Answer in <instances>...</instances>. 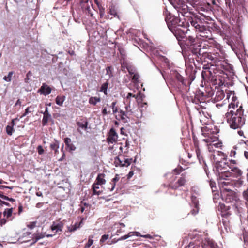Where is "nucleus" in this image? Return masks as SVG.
<instances>
[{
  "instance_id": "ddd939ff",
  "label": "nucleus",
  "mask_w": 248,
  "mask_h": 248,
  "mask_svg": "<svg viewBox=\"0 0 248 248\" xmlns=\"http://www.w3.org/2000/svg\"><path fill=\"white\" fill-rule=\"evenodd\" d=\"M204 59H207L211 61L210 64H213V65H217V68H219V65H217L216 63H217V57L215 56L213 52H207L205 51V52H203V57Z\"/></svg>"
},
{
  "instance_id": "c85d7f7f",
  "label": "nucleus",
  "mask_w": 248,
  "mask_h": 248,
  "mask_svg": "<svg viewBox=\"0 0 248 248\" xmlns=\"http://www.w3.org/2000/svg\"><path fill=\"white\" fill-rule=\"evenodd\" d=\"M101 100L99 97H91L90 98L89 102L90 104L95 105L98 102H100Z\"/></svg>"
},
{
  "instance_id": "9d476101",
  "label": "nucleus",
  "mask_w": 248,
  "mask_h": 248,
  "mask_svg": "<svg viewBox=\"0 0 248 248\" xmlns=\"http://www.w3.org/2000/svg\"><path fill=\"white\" fill-rule=\"evenodd\" d=\"M230 175H227V177H232L240 179L242 176V171L238 167L231 166L230 167Z\"/></svg>"
},
{
  "instance_id": "bb28decb",
  "label": "nucleus",
  "mask_w": 248,
  "mask_h": 248,
  "mask_svg": "<svg viewBox=\"0 0 248 248\" xmlns=\"http://www.w3.org/2000/svg\"><path fill=\"white\" fill-rule=\"evenodd\" d=\"M168 12V10L166 9V11L164 12V15L166 16L165 21L167 24L168 27L170 30V13H166Z\"/></svg>"
},
{
  "instance_id": "6ab92c4d",
  "label": "nucleus",
  "mask_w": 248,
  "mask_h": 248,
  "mask_svg": "<svg viewBox=\"0 0 248 248\" xmlns=\"http://www.w3.org/2000/svg\"><path fill=\"white\" fill-rule=\"evenodd\" d=\"M225 97V93L223 90L217 89L213 99L215 102H218L222 100ZM213 98V97L212 98Z\"/></svg>"
},
{
  "instance_id": "69168bd1",
  "label": "nucleus",
  "mask_w": 248,
  "mask_h": 248,
  "mask_svg": "<svg viewBox=\"0 0 248 248\" xmlns=\"http://www.w3.org/2000/svg\"><path fill=\"white\" fill-rule=\"evenodd\" d=\"M110 14L112 15L115 16L116 15V12L114 9L111 8L110 9Z\"/></svg>"
},
{
  "instance_id": "603ef678",
  "label": "nucleus",
  "mask_w": 248,
  "mask_h": 248,
  "mask_svg": "<svg viewBox=\"0 0 248 248\" xmlns=\"http://www.w3.org/2000/svg\"><path fill=\"white\" fill-rule=\"evenodd\" d=\"M111 69H112V68L111 67H108L106 68V71H107L106 74L108 75L109 78H110L111 77H112Z\"/></svg>"
},
{
  "instance_id": "412c9836",
  "label": "nucleus",
  "mask_w": 248,
  "mask_h": 248,
  "mask_svg": "<svg viewBox=\"0 0 248 248\" xmlns=\"http://www.w3.org/2000/svg\"><path fill=\"white\" fill-rule=\"evenodd\" d=\"M208 143H210L215 148H220L222 147V143L219 140L218 138L217 137L216 138H214V139L211 140Z\"/></svg>"
},
{
  "instance_id": "423d86ee",
  "label": "nucleus",
  "mask_w": 248,
  "mask_h": 248,
  "mask_svg": "<svg viewBox=\"0 0 248 248\" xmlns=\"http://www.w3.org/2000/svg\"><path fill=\"white\" fill-rule=\"evenodd\" d=\"M230 166L228 162L220 161L217 162L216 168L220 179H226L227 175H230V170L228 169H230Z\"/></svg>"
},
{
  "instance_id": "79ce46f5",
  "label": "nucleus",
  "mask_w": 248,
  "mask_h": 248,
  "mask_svg": "<svg viewBox=\"0 0 248 248\" xmlns=\"http://www.w3.org/2000/svg\"><path fill=\"white\" fill-rule=\"evenodd\" d=\"M109 238V235L108 234H104L102 236L100 240V243L101 244H103Z\"/></svg>"
},
{
  "instance_id": "58836bf2",
  "label": "nucleus",
  "mask_w": 248,
  "mask_h": 248,
  "mask_svg": "<svg viewBox=\"0 0 248 248\" xmlns=\"http://www.w3.org/2000/svg\"><path fill=\"white\" fill-rule=\"evenodd\" d=\"M51 115H44V117L42 120V124L43 125H46L48 120L51 118Z\"/></svg>"
},
{
  "instance_id": "2eb2a0df",
  "label": "nucleus",
  "mask_w": 248,
  "mask_h": 248,
  "mask_svg": "<svg viewBox=\"0 0 248 248\" xmlns=\"http://www.w3.org/2000/svg\"><path fill=\"white\" fill-rule=\"evenodd\" d=\"M186 173H184L182 174L181 176L179 178L176 183L171 186V188L176 189L180 186H184L186 184Z\"/></svg>"
},
{
  "instance_id": "aec40b11",
  "label": "nucleus",
  "mask_w": 248,
  "mask_h": 248,
  "mask_svg": "<svg viewBox=\"0 0 248 248\" xmlns=\"http://www.w3.org/2000/svg\"><path fill=\"white\" fill-rule=\"evenodd\" d=\"M51 89L50 87L46 83H43L39 90V92H40L41 94H43L46 96L49 94L51 93Z\"/></svg>"
},
{
  "instance_id": "bf43d9fd",
  "label": "nucleus",
  "mask_w": 248,
  "mask_h": 248,
  "mask_svg": "<svg viewBox=\"0 0 248 248\" xmlns=\"http://www.w3.org/2000/svg\"><path fill=\"white\" fill-rule=\"evenodd\" d=\"M127 70H128V71L129 72V73L132 75H133L134 74H135V70L133 69V68H132L131 67H127Z\"/></svg>"
},
{
  "instance_id": "7ed1b4c3",
  "label": "nucleus",
  "mask_w": 248,
  "mask_h": 248,
  "mask_svg": "<svg viewBox=\"0 0 248 248\" xmlns=\"http://www.w3.org/2000/svg\"><path fill=\"white\" fill-rule=\"evenodd\" d=\"M202 76L203 79L214 80L215 84L221 86L224 84L225 78L227 77L223 70L212 64L210 67L204 65Z\"/></svg>"
},
{
  "instance_id": "4be33fe9",
  "label": "nucleus",
  "mask_w": 248,
  "mask_h": 248,
  "mask_svg": "<svg viewBox=\"0 0 248 248\" xmlns=\"http://www.w3.org/2000/svg\"><path fill=\"white\" fill-rule=\"evenodd\" d=\"M136 235L137 236H139L140 235V232H129L127 235H125L121 237L118 240H124L128 238L131 237L132 236Z\"/></svg>"
},
{
  "instance_id": "0e129e2a",
  "label": "nucleus",
  "mask_w": 248,
  "mask_h": 248,
  "mask_svg": "<svg viewBox=\"0 0 248 248\" xmlns=\"http://www.w3.org/2000/svg\"><path fill=\"white\" fill-rule=\"evenodd\" d=\"M110 113V111H107L106 108H104L102 110V113L103 115H107Z\"/></svg>"
},
{
  "instance_id": "f03ea898",
  "label": "nucleus",
  "mask_w": 248,
  "mask_h": 248,
  "mask_svg": "<svg viewBox=\"0 0 248 248\" xmlns=\"http://www.w3.org/2000/svg\"><path fill=\"white\" fill-rule=\"evenodd\" d=\"M182 3V0H171V5L173 7L171 8V33L181 46L185 44L186 40V32L182 28L183 22L180 16L181 14L184 16L180 5Z\"/></svg>"
},
{
  "instance_id": "338daca9",
  "label": "nucleus",
  "mask_w": 248,
  "mask_h": 248,
  "mask_svg": "<svg viewBox=\"0 0 248 248\" xmlns=\"http://www.w3.org/2000/svg\"><path fill=\"white\" fill-rule=\"evenodd\" d=\"M236 160L231 159L230 160V163H229V164L231 166H233V165L236 164Z\"/></svg>"
},
{
  "instance_id": "39448f33",
  "label": "nucleus",
  "mask_w": 248,
  "mask_h": 248,
  "mask_svg": "<svg viewBox=\"0 0 248 248\" xmlns=\"http://www.w3.org/2000/svg\"><path fill=\"white\" fill-rule=\"evenodd\" d=\"M218 211L221 212V215L222 217V222L226 229L230 227V216L231 213L230 211V207L226 206L223 203H219L218 206Z\"/></svg>"
},
{
  "instance_id": "49530a36",
  "label": "nucleus",
  "mask_w": 248,
  "mask_h": 248,
  "mask_svg": "<svg viewBox=\"0 0 248 248\" xmlns=\"http://www.w3.org/2000/svg\"><path fill=\"white\" fill-rule=\"evenodd\" d=\"M116 104V102H112V103L111 104V107H112V108L113 110V113H116L118 111V108L115 106Z\"/></svg>"
},
{
  "instance_id": "de8ad7c7",
  "label": "nucleus",
  "mask_w": 248,
  "mask_h": 248,
  "mask_svg": "<svg viewBox=\"0 0 248 248\" xmlns=\"http://www.w3.org/2000/svg\"><path fill=\"white\" fill-rule=\"evenodd\" d=\"M120 113L121 114V119L124 121V122H126V113L122 110H120Z\"/></svg>"
},
{
  "instance_id": "cd10ccee",
  "label": "nucleus",
  "mask_w": 248,
  "mask_h": 248,
  "mask_svg": "<svg viewBox=\"0 0 248 248\" xmlns=\"http://www.w3.org/2000/svg\"><path fill=\"white\" fill-rule=\"evenodd\" d=\"M185 170V169L180 165H178L175 169L172 170V173L174 174L178 175L180 174L182 171Z\"/></svg>"
},
{
  "instance_id": "e2e57ef3",
  "label": "nucleus",
  "mask_w": 248,
  "mask_h": 248,
  "mask_svg": "<svg viewBox=\"0 0 248 248\" xmlns=\"http://www.w3.org/2000/svg\"><path fill=\"white\" fill-rule=\"evenodd\" d=\"M236 154V152L235 150H232L230 152V155L231 157H235Z\"/></svg>"
},
{
  "instance_id": "f8f14e48",
  "label": "nucleus",
  "mask_w": 248,
  "mask_h": 248,
  "mask_svg": "<svg viewBox=\"0 0 248 248\" xmlns=\"http://www.w3.org/2000/svg\"><path fill=\"white\" fill-rule=\"evenodd\" d=\"M189 21L191 26L195 28L197 32L200 31V29H203V27L204 26L199 18H191L189 19Z\"/></svg>"
},
{
  "instance_id": "f704fd0d",
  "label": "nucleus",
  "mask_w": 248,
  "mask_h": 248,
  "mask_svg": "<svg viewBox=\"0 0 248 248\" xmlns=\"http://www.w3.org/2000/svg\"><path fill=\"white\" fill-rule=\"evenodd\" d=\"M64 96H57L56 98V103L59 106H62L63 102L64 101Z\"/></svg>"
},
{
  "instance_id": "393cba45",
  "label": "nucleus",
  "mask_w": 248,
  "mask_h": 248,
  "mask_svg": "<svg viewBox=\"0 0 248 248\" xmlns=\"http://www.w3.org/2000/svg\"><path fill=\"white\" fill-rule=\"evenodd\" d=\"M104 176L105 175L102 173L98 174L96 179L95 183H96L97 184H100V185L105 184L106 180L104 179Z\"/></svg>"
},
{
  "instance_id": "5701e85b",
  "label": "nucleus",
  "mask_w": 248,
  "mask_h": 248,
  "mask_svg": "<svg viewBox=\"0 0 248 248\" xmlns=\"http://www.w3.org/2000/svg\"><path fill=\"white\" fill-rule=\"evenodd\" d=\"M77 124L79 128H80L81 130H86L87 128L88 122L86 121L81 120V121L78 122Z\"/></svg>"
},
{
  "instance_id": "a19ab883",
  "label": "nucleus",
  "mask_w": 248,
  "mask_h": 248,
  "mask_svg": "<svg viewBox=\"0 0 248 248\" xmlns=\"http://www.w3.org/2000/svg\"><path fill=\"white\" fill-rule=\"evenodd\" d=\"M13 74L14 73L12 71L9 72L7 76H5L3 77V79L7 82H10Z\"/></svg>"
},
{
  "instance_id": "6e6552de",
  "label": "nucleus",
  "mask_w": 248,
  "mask_h": 248,
  "mask_svg": "<svg viewBox=\"0 0 248 248\" xmlns=\"http://www.w3.org/2000/svg\"><path fill=\"white\" fill-rule=\"evenodd\" d=\"M202 130V135L205 138L203 139V141L206 143H208L211 140L214 139V138L217 137L216 133L208 126L203 127Z\"/></svg>"
},
{
  "instance_id": "4468645a",
  "label": "nucleus",
  "mask_w": 248,
  "mask_h": 248,
  "mask_svg": "<svg viewBox=\"0 0 248 248\" xmlns=\"http://www.w3.org/2000/svg\"><path fill=\"white\" fill-rule=\"evenodd\" d=\"M205 99V95H204V93L203 92L200 90L196 91L194 98L193 99L194 102H195L196 104H198L199 103H204Z\"/></svg>"
},
{
  "instance_id": "20e7f679",
  "label": "nucleus",
  "mask_w": 248,
  "mask_h": 248,
  "mask_svg": "<svg viewBox=\"0 0 248 248\" xmlns=\"http://www.w3.org/2000/svg\"><path fill=\"white\" fill-rule=\"evenodd\" d=\"M180 70L174 68L171 65V86H173L180 91L186 85V80L180 74Z\"/></svg>"
},
{
  "instance_id": "7c9ffc66",
  "label": "nucleus",
  "mask_w": 248,
  "mask_h": 248,
  "mask_svg": "<svg viewBox=\"0 0 248 248\" xmlns=\"http://www.w3.org/2000/svg\"><path fill=\"white\" fill-rule=\"evenodd\" d=\"M243 239L246 246L245 248H247V247H248V230H245L243 232Z\"/></svg>"
},
{
  "instance_id": "a878e982",
  "label": "nucleus",
  "mask_w": 248,
  "mask_h": 248,
  "mask_svg": "<svg viewBox=\"0 0 248 248\" xmlns=\"http://www.w3.org/2000/svg\"><path fill=\"white\" fill-rule=\"evenodd\" d=\"M50 147L51 150L55 151V154L57 153L59 148V142L57 140H55L54 142L51 143Z\"/></svg>"
},
{
  "instance_id": "4d7b16f0",
  "label": "nucleus",
  "mask_w": 248,
  "mask_h": 248,
  "mask_svg": "<svg viewBox=\"0 0 248 248\" xmlns=\"http://www.w3.org/2000/svg\"><path fill=\"white\" fill-rule=\"evenodd\" d=\"M67 147L69 148V149H70V150L71 151H74L76 149V147L75 146V145L72 144V143H71L70 144H68Z\"/></svg>"
},
{
  "instance_id": "ea45409f",
  "label": "nucleus",
  "mask_w": 248,
  "mask_h": 248,
  "mask_svg": "<svg viewBox=\"0 0 248 248\" xmlns=\"http://www.w3.org/2000/svg\"><path fill=\"white\" fill-rule=\"evenodd\" d=\"M196 153L197 154V158H198L200 163H201L202 161H203V157L201 154V150L200 148H198V149H196Z\"/></svg>"
},
{
  "instance_id": "4c0bfd02",
  "label": "nucleus",
  "mask_w": 248,
  "mask_h": 248,
  "mask_svg": "<svg viewBox=\"0 0 248 248\" xmlns=\"http://www.w3.org/2000/svg\"><path fill=\"white\" fill-rule=\"evenodd\" d=\"M44 237L45 235L41 233L37 234L33 238V242L31 243V245L35 243L39 240L44 238Z\"/></svg>"
},
{
  "instance_id": "6e6d98bb",
  "label": "nucleus",
  "mask_w": 248,
  "mask_h": 248,
  "mask_svg": "<svg viewBox=\"0 0 248 248\" xmlns=\"http://www.w3.org/2000/svg\"><path fill=\"white\" fill-rule=\"evenodd\" d=\"M77 229V227H74L73 225H70L68 227V230L69 232H74Z\"/></svg>"
},
{
  "instance_id": "f257e3e1",
  "label": "nucleus",
  "mask_w": 248,
  "mask_h": 248,
  "mask_svg": "<svg viewBox=\"0 0 248 248\" xmlns=\"http://www.w3.org/2000/svg\"><path fill=\"white\" fill-rule=\"evenodd\" d=\"M226 93L227 98L231 99V101L224 118L231 129H240L245 124L247 117L244 114L243 105L239 101L234 91H228Z\"/></svg>"
},
{
  "instance_id": "052dcab7",
  "label": "nucleus",
  "mask_w": 248,
  "mask_h": 248,
  "mask_svg": "<svg viewBox=\"0 0 248 248\" xmlns=\"http://www.w3.org/2000/svg\"><path fill=\"white\" fill-rule=\"evenodd\" d=\"M64 142L67 146L68 144H71V139L69 138H66L64 139Z\"/></svg>"
},
{
  "instance_id": "3c124183",
  "label": "nucleus",
  "mask_w": 248,
  "mask_h": 248,
  "mask_svg": "<svg viewBox=\"0 0 248 248\" xmlns=\"http://www.w3.org/2000/svg\"><path fill=\"white\" fill-rule=\"evenodd\" d=\"M132 75V80H133V81L135 82H138V79L139 77V75L136 73H135Z\"/></svg>"
},
{
  "instance_id": "774afa93",
  "label": "nucleus",
  "mask_w": 248,
  "mask_h": 248,
  "mask_svg": "<svg viewBox=\"0 0 248 248\" xmlns=\"http://www.w3.org/2000/svg\"><path fill=\"white\" fill-rule=\"evenodd\" d=\"M188 40L191 43H193L195 42V38L191 36H188Z\"/></svg>"
},
{
  "instance_id": "f3484780",
  "label": "nucleus",
  "mask_w": 248,
  "mask_h": 248,
  "mask_svg": "<svg viewBox=\"0 0 248 248\" xmlns=\"http://www.w3.org/2000/svg\"><path fill=\"white\" fill-rule=\"evenodd\" d=\"M213 52L215 56L217 57V62L224 60L226 56L225 51L223 49L220 48H217L216 50H214Z\"/></svg>"
},
{
  "instance_id": "1a4fd4ad",
  "label": "nucleus",
  "mask_w": 248,
  "mask_h": 248,
  "mask_svg": "<svg viewBox=\"0 0 248 248\" xmlns=\"http://www.w3.org/2000/svg\"><path fill=\"white\" fill-rule=\"evenodd\" d=\"M198 34L199 36L201 37L203 40L204 39H212V34L211 31L209 29L208 27L204 26L203 29H200L198 32Z\"/></svg>"
},
{
  "instance_id": "473e14b6",
  "label": "nucleus",
  "mask_w": 248,
  "mask_h": 248,
  "mask_svg": "<svg viewBox=\"0 0 248 248\" xmlns=\"http://www.w3.org/2000/svg\"><path fill=\"white\" fill-rule=\"evenodd\" d=\"M108 83L107 82H106L103 83L100 88V91L104 92V93L105 95L107 94V89L108 88Z\"/></svg>"
},
{
  "instance_id": "37998d69",
  "label": "nucleus",
  "mask_w": 248,
  "mask_h": 248,
  "mask_svg": "<svg viewBox=\"0 0 248 248\" xmlns=\"http://www.w3.org/2000/svg\"><path fill=\"white\" fill-rule=\"evenodd\" d=\"M32 108L31 107H28L25 109V112L24 114L20 117L21 118H23V117H25L26 115H27L29 113L31 112L32 111Z\"/></svg>"
},
{
  "instance_id": "09e8293b",
  "label": "nucleus",
  "mask_w": 248,
  "mask_h": 248,
  "mask_svg": "<svg viewBox=\"0 0 248 248\" xmlns=\"http://www.w3.org/2000/svg\"><path fill=\"white\" fill-rule=\"evenodd\" d=\"M32 76V73L31 71H29L26 74V77L25 78V82L27 83H29L30 80V77Z\"/></svg>"
},
{
  "instance_id": "dca6fc26",
  "label": "nucleus",
  "mask_w": 248,
  "mask_h": 248,
  "mask_svg": "<svg viewBox=\"0 0 248 248\" xmlns=\"http://www.w3.org/2000/svg\"><path fill=\"white\" fill-rule=\"evenodd\" d=\"M118 135L114 128L110 129L107 139V142L109 143H113L117 140Z\"/></svg>"
},
{
  "instance_id": "13d9d810",
  "label": "nucleus",
  "mask_w": 248,
  "mask_h": 248,
  "mask_svg": "<svg viewBox=\"0 0 248 248\" xmlns=\"http://www.w3.org/2000/svg\"><path fill=\"white\" fill-rule=\"evenodd\" d=\"M193 140H194V146L195 147V150L198 149V148H199V141L194 139H193Z\"/></svg>"
},
{
  "instance_id": "e433bc0d",
  "label": "nucleus",
  "mask_w": 248,
  "mask_h": 248,
  "mask_svg": "<svg viewBox=\"0 0 248 248\" xmlns=\"http://www.w3.org/2000/svg\"><path fill=\"white\" fill-rule=\"evenodd\" d=\"M13 127H14V126H13L12 125H11L10 124H8L6 126V132L8 135H12L13 132L14 131V129Z\"/></svg>"
},
{
  "instance_id": "680f3d73",
  "label": "nucleus",
  "mask_w": 248,
  "mask_h": 248,
  "mask_svg": "<svg viewBox=\"0 0 248 248\" xmlns=\"http://www.w3.org/2000/svg\"><path fill=\"white\" fill-rule=\"evenodd\" d=\"M133 97L135 98H137V96H136L135 95H133L132 93H128L127 96H126V99L128 100L130 97Z\"/></svg>"
},
{
  "instance_id": "a211bd4d",
  "label": "nucleus",
  "mask_w": 248,
  "mask_h": 248,
  "mask_svg": "<svg viewBox=\"0 0 248 248\" xmlns=\"http://www.w3.org/2000/svg\"><path fill=\"white\" fill-rule=\"evenodd\" d=\"M132 159H124V160H121L120 158L117 157L115 159L114 163L116 166L127 167L131 163Z\"/></svg>"
},
{
  "instance_id": "864d4df0",
  "label": "nucleus",
  "mask_w": 248,
  "mask_h": 248,
  "mask_svg": "<svg viewBox=\"0 0 248 248\" xmlns=\"http://www.w3.org/2000/svg\"><path fill=\"white\" fill-rule=\"evenodd\" d=\"M210 186L212 190V191L214 192V191H215V190L214 189L216 188V183L213 181H210Z\"/></svg>"
},
{
  "instance_id": "9b49d317",
  "label": "nucleus",
  "mask_w": 248,
  "mask_h": 248,
  "mask_svg": "<svg viewBox=\"0 0 248 248\" xmlns=\"http://www.w3.org/2000/svg\"><path fill=\"white\" fill-rule=\"evenodd\" d=\"M226 192H223L222 195L223 199H224L225 201L226 202L230 203L232 202L235 199V193L232 190H229L225 189Z\"/></svg>"
},
{
  "instance_id": "c9c22d12",
  "label": "nucleus",
  "mask_w": 248,
  "mask_h": 248,
  "mask_svg": "<svg viewBox=\"0 0 248 248\" xmlns=\"http://www.w3.org/2000/svg\"><path fill=\"white\" fill-rule=\"evenodd\" d=\"M191 201L192 203L194 205V207L199 206V200L196 196L192 195L191 196Z\"/></svg>"
},
{
  "instance_id": "0eeeda50",
  "label": "nucleus",
  "mask_w": 248,
  "mask_h": 248,
  "mask_svg": "<svg viewBox=\"0 0 248 248\" xmlns=\"http://www.w3.org/2000/svg\"><path fill=\"white\" fill-rule=\"evenodd\" d=\"M200 44H193L191 45V51L192 54L195 56V59H199L201 60L202 57H203V52H205L204 49H207L206 46H203Z\"/></svg>"
},
{
  "instance_id": "5fc2aeb1",
  "label": "nucleus",
  "mask_w": 248,
  "mask_h": 248,
  "mask_svg": "<svg viewBox=\"0 0 248 248\" xmlns=\"http://www.w3.org/2000/svg\"><path fill=\"white\" fill-rule=\"evenodd\" d=\"M37 151H38V154L39 155H42L44 153V150L43 149L42 146L39 145V146H38V147H37Z\"/></svg>"
},
{
  "instance_id": "c03bdc74",
  "label": "nucleus",
  "mask_w": 248,
  "mask_h": 248,
  "mask_svg": "<svg viewBox=\"0 0 248 248\" xmlns=\"http://www.w3.org/2000/svg\"><path fill=\"white\" fill-rule=\"evenodd\" d=\"M93 240L92 239L90 238L88 240L87 243L85 246L84 248H89L91 247V246L93 245Z\"/></svg>"
},
{
  "instance_id": "b1692460",
  "label": "nucleus",
  "mask_w": 248,
  "mask_h": 248,
  "mask_svg": "<svg viewBox=\"0 0 248 248\" xmlns=\"http://www.w3.org/2000/svg\"><path fill=\"white\" fill-rule=\"evenodd\" d=\"M99 185L100 184H97L96 183H95L93 185V192L94 195H99L102 193V190L97 191V189H99L100 188V187L99 186Z\"/></svg>"
},
{
  "instance_id": "2f4dec72",
  "label": "nucleus",
  "mask_w": 248,
  "mask_h": 248,
  "mask_svg": "<svg viewBox=\"0 0 248 248\" xmlns=\"http://www.w3.org/2000/svg\"><path fill=\"white\" fill-rule=\"evenodd\" d=\"M62 225L61 224H58L56 225L53 224L51 226V229L53 231H55L56 232H59V231H62Z\"/></svg>"
},
{
  "instance_id": "72a5a7b5",
  "label": "nucleus",
  "mask_w": 248,
  "mask_h": 248,
  "mask_svg": "<svg viewBox=\"0 0 248 248\" xmlns=\"http://www.w3.org/2000/svg\"><path fill=\"white\" fill-rule=\"evenodd\" d=\"M13 212V208H11L10 209H6L3 212V215L5 217H6L7 218H9L12 216Z\"/></svg>"
},
{
  "instance_id": "c756f323",
  "label": "nucleus",
  "mask_w": 248,
  "mask_h": 248,
  "mask_svg": "<svg viewBox=\"0 0 248 248\" xmlns=\"http://www.w3.org/2000/svg\"><path fill=\"white\" fill-rule=\"evenodd\" d=\"M119 180V177L118 175L117 174L115 176V177L112 180L110 184L111 185V188H109L110 191H113L115 188V186L116 185V183L118 182Z\"/></svg>"
},
{
  "instance_id": "a18cd8bd",
  "label": "nucleus",
  "mask_w": 248,
  "mask_h": 248,
  "mask_svg": "<svg viewBox=\"0 0 248 248\" xmlns=\"http://www.w3.org/2000/svg\"><path fill=\"white\" fill-rule=\"evenodd\" d=\"M207 143V146L208 147V151L210 152H215V148L214 146H213V145H211L210 143Z\"/></svg>"
},
{
  "instance_id": "8fccbe9b",
  "label": "nucleus",
  "mask_w": 248,
  "mask_h": 248,
  "mask_svg": "<svg viewBox=\"0 0 248 248\" xmlns=\"http://www.w3.org/2000/svg\"><path fill=\"white\" fill-rule=\"evenodd\" d=\"M199 206L194 207V209L191 210V212L192 215H196L199 212Z\"/></svg>"
}]
</instances>
